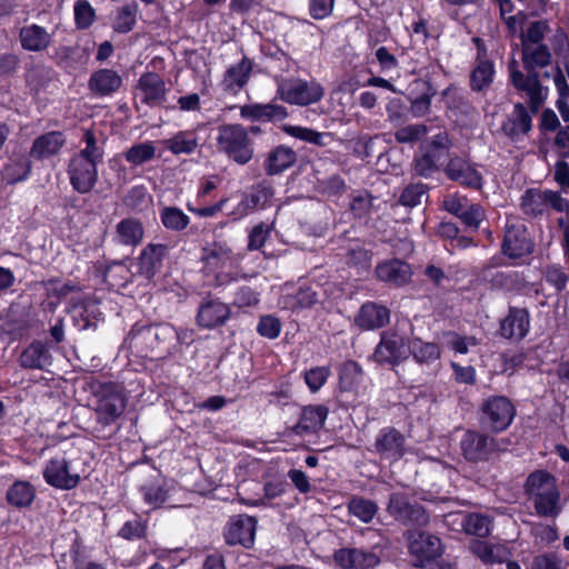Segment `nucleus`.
Returning a JSON list of instances; mask_svg holds the SVG:
<instances>
[{
    "label": "nucleus",
    "instance_id": "1",
    "mask_svg": "<svg viewBox=\"0 0 569 569\" xmlns=\"http://www.w3.org/2000/svg\"><path fill=\"white\" fill-rule=\"evenodd\" d=\"M522 62L529 74L525 76L521 71L517 70L515 68L517 62L513 61L510 64V78L512 84L518 90L527 93L531 109L537 111L542 104L546 94L535 69L545 68L551 62L550 49L545 43L522 46Z\"/></svg>",
    "mask_w": 569,
    "mask_h": 569
},
{
    "label": "nucleus",
    "instance_id": "2",
    "mask_svg": "<svg viewBox=\"0 0 569 569\" xmlns=\"http://www.w3.org/2000/svg\"><path fill=\"white\" fill-rule=\"evenodd\" d=\"M525 491L538 516L553 517L560 512V495L556 478L550 472L546 470L531 472L526 480Z\"/></svg>",
    "mask_w": 569,
    "mask_h": 569
},
{
    "label": "nucleus",
    "instance_id": "3",
    "mask_svg": "<svg viewBox=\"0 0 569 569\" xmlns=\"http://www.w3.org/2000/svg\"><path fill=\"white\" fill-rule=\"evenodd\" d=\"M216 147L218 152L240 166L249 163L254 156L253 141L247 128L238 123L218 127Z\"/></svg>",
    "mask_w": 569,
    "mask_h": 569
},
{
    "label": "nucleus",
    "instance_id": "4",
    "mask_svg": "<svg viewBox=\"0 0 569 569\" xmlns=\"http://www.w3.org/2000/svg\"><path fill=\"white\" fill-rule=\"evenodd\" d=\"M277 97L289 104L309 106L322 99L323 88L315 80L283 78L278 81Z\"/></svg>",
    "mask_w": 569,
    "mask_h": 569
},
{
    "label": "nucleus",
    "instance_id": "5",
    "mask_svg": "<svg viewBox=\"0 0 569 569\" xmlns=\"http://www.w3.org/2000/svg\"><path fill=\"white\" fill-rule=\"evenodd\" d=\"M516 416V408L506 396H491L480 406V423L492 432L505 431Z\"/></svg>",
    "mask_w": 569,
    "mask_h": 569
},
{
    "label": "nucleus",
    "instance_id": "6",
    "mask_svg": "<svg viewBox=\"0 0 569 569\" xmlns=\"http://www.w3.org/2000/svg\"><path fill=\"white\" fill-rule=\"evenodd\" d=\"M411 355V346L408 337L397 330L389 329L381 332L380 341L373 351V359L381 365L396 366Z\"/></svg>",
    "mask_w": 569,
    "mask_h": 569
},
{
    "label": "nucleus",
    "instance_id": "7",
    "mask_svg": "<svg viewBox=\"0 0 569 569\" xmlns=\"http://www.w3.org/2000/svg\"><path fill=\"white\" fill-rule=\"evenodd\" d=\"M406 538L413 567L423 568L442 552L440 539L431 533L409 530Z\"/></svg>",
    "mask_w": 569,
    "mask_h": 569
},
{
    "label": "nucleus",
    "instance_id": "8",
    "mask_svg": "<svg viewBox=\"0 0 569 569\" xmlns=\"http://www.w3.org/2000/svg\"><path fill=\"white\" fill-rule=\"evenodd\" d=\"M387 511L405 526L423 527L429 522L425 508L417 502H411L406 492L391 493Z\"/></svg>",
    "mask_w": 569,
    "mask_h": 569
},
{
    "label": "nucleus",
    "instance_id": "9",
    "mask_svg": "<svg viewBox=\"0 0 569 569\" xmlns=\"http://www.w3.org/2000/svg\"><path fill=\"white\" fill-rule=\"evenodd\" d=\"M372 451L381 460L390 463L397 462L408 451L406 437L393 427H385L377 433Z\"/></svg>",
    "mask_w": 569,
    "mask_h": 569
},
{
    "label": "nucleus",
    "instance_id": "10",
    "mask_svg": "<svg viewBox=\"0 0 569 569\" xmlns=\"http://www.w3.org/2000/svg\"><path fill=\"white\" fill-rule=\"evenodd\" d=\"M43 478L53 488L71 490L79 485L81 476L66 457H54L47 462Z\"/></svg>",
    "mask_w": 569,
    "mask_h": 569
},
{
    "label": "nucleus",
    "instance_id": "11",
    "mask_svg": "<svg viewBox=\"0 0 569 569\" xmlns=\"http://www.w3.org/2000/svg\"><path fill=\"white\" fill-rule=\"evenodd\" d=\"M501 248L502 252L511 259L530 254L533 250V242L528 234L527 227L519 221L508 220Z\"/></svg>",
    "mask_w": 569,
    "mask_h": 569
},
{
    "label": "nucleus",
    "instance_id": "12",
    "mask_svg": "<svg viewBox=\"0 0 569 569\" xmlns=\"http://www.w3.org/2000/svg\"><path fill=\"white\" fill-rule=\"evenodd\" d=\"M445 521L455 531L466 535L485 538L491 531L492 520L490 517L477 512H451L445 517Z\"/></svg>",
    "mask_w": 569,
    "mask_h": 569
},
{
    "label": "nucleus",
    "instance_id": "13",
    "mask_svg": "<svg viewBox=\"0 0 569 569\" xmlns=\"http://www.w3.org/2000/svg\"><path fill=\"white\" fill-rule=\"evenodd\" d=\"M274 196V189L268 181H261L253 184L249 191L242 193L240 202L230 213L233 219H241L250 212L263 209L270 206Z\"/></svg>",
    "mask_w": 569,
    "mask_h": 569
},
{
    "label": "nucleus",
    "instance_id": "14",
    "mask_svg": "<svg viewBox=\"0 0 569 569\" xmlns=\"http://www.w3.org/2000/svg\"><path fill=\"white\" fill-rule=\"evenodd\" d=\"M443 172L446 177L460 184L480 190L483 184L482 174L477 170L476 164L470 163L466 158L457 154L449 158Z\"/></svg>",
    "mask_w": 569,
    "mask_h": 569
},
{
    "label": "nucleus",
    "instance_id": "15",
    "mask_svg": "<svg viewBox=\"0 0 569 569\" xmlns=\"http://www.w3.org/2000/svg\"><path fill=\"white\" fill-rule=\"evenodd\" d=\"M98 164L71 157L68 164L70 184L79 193H89L98 181Z\"/></svg>",
    "mask_w": 569,
    "mask_h": 569
},
{
    "label": "nucleus",
    "instance_id": "16",
    "mask_svg": "<svg viewBox=\"0 0 569 569\" xmlns=\"http://www.w3.org/2000/svg\"><path fill=\"white\" fill-rule=\"evenodd\" d=\"M335 563L340 569H375L380 563V557L365 548H341L333 553Z\"/></svg>",
    "mask_w": 569,
    "mask_h": 569
},
{
    "label": "nucleus",
    "instance_id": "17",
    "mask_svg": "<svg viewBox=\"0 0 569 569\" xmlns=\"http://www.w3.org/2000/svg\"><path fill=\"white\" fill-rule=\"evenodd\" d=\"M136 91L142 103L158 107L166 102L168 89L161 76L156 72H146L140 76Z\"/></svg>",
    "mask_w": 569,
    "mask_h": 569
},
{
    "label": "nucleus",
    "instance_id": "18",
    "mask_svg": "<svg viewBox=\"0 0 569 569\" xmlns=\"http://www.w3.org/2000/svg\"><path fill=\"white\" fill-rule=\"evenodd\" d=\"M460 447L465 458L469 461H481L496 450L495 438L475 430L465 432Z\"/></svg>",
    "mask_w": 569,
    "mask_h": 569
},
{
    "label": "nucleus",
    "instance_id": "19",
    "mask_svg": "<svg viewBox=\"0 0 569 569\" xmlns=\"http://www.w3.org/2000/svg\"><path fill=\"white\" fill-rule=\"evenodd\" d=\"M257 521L253 517L240 515L232 518L224 529L226 542L230 546L241 545L252 547L256 536Z\"/></svg>",
    "mask_w": 569,
    "mask_h": 569
},
{
    "label": "nucleus",
    "instance_id": "20",
    "mask_svg": "<svg viewBox=\"0 0 569 569\" xmlns=\"http://www.w3.org/2000/svg\"><path fill=\"white\" fill-rule=\"evenodd\" d=\"M230 317V308L219 299L204 298L198 307L197 323L204 329L224 325Z\"/></svg>",
    "mask_w": 569,
    "mask_h": 569
},
{
    "label": "nucleus",
    "instance_id": "21",
    "mask_svg": "<svg viewBox=\"0 0 569 569\" xmlns=\"http://www.w3.org/2000/svg\"><path fill=\"white\" fill-rule=\"evenodd\" d=\"M177 338L176 330L169 325L141 328L133 337L136 346L144 345L148 350H160Z\"/></svg>",
    "mask_w": 569,
    "mask_h": 569
},
{
    "label": "nucleus",
    "instance_id": "22",
    "mask_svg": "<svg viewBox=\"0 0 569 569\" xmlns=\"http://www.w3.org/2000/svg\"><path fill=\"white\" fill-rule=\"evenodd\" d=\"M390 321V310L376 302L363 303L355 317V323L361 330H376Z\"/></svg>",
    "mask_w": 569,
    "mask_h": 569
},
{
    "label": "nucleus",
    "instance_id": "23",
    "mask_svg": "<svg viewBox=\"0 0 569 569\" xmlns=\"http://www.w3.org/2000/svg\"><path fill=\"white\" fill-rule=\"evenodd\" d=\"M144 237V227L137 218H124L120 220L112 232L113 243L134 249Z\"/></svg>",
    "mask_w": 569,
    "mask_h": 569
},
{
    "label": "nucleus",
    "instance_id": "24",
    "mask_svg": "<svg viewBox=\"0 0 569 569\" xmlns=\"http://www.w3.org/2000/svg\"><path fill=\"white\" fill-rule=\"evenodd\" d=\"M530 329V316L527 309L511 307L501 321L500 333L507 339L521 340Z\"/></svg>",
    "mask_w": 569,
    "mask_h": 569
},
{
    "label": "nucleus",
    "instance_id": "25",
    "mask_svg": "<svg viewBox=\"0 0 569 569\" xmlns=\"http://www.w3.org/2000/svg\"><path fill=\"white\" fill-rule=\"evenodd\" d=\"M169 252V247L163 243H148L138 257L140 274L151 279L162 268V262Z\"/></svg>",
    "mask_w": 569,
    "mask_h": 569
},
{
    "label": "nucleus",
    "instance_id": "26",
    "mask_svg": "<svg viewBox=\"0 0 569 569\" xmlns=\"http://www.w3.org/2000/svg\"><path fill=\"white\" fill-rule=\"evenodd\" d=\"M66 141V137L61 131L43 133L33 140L29 156L34 160L50 159L59 154Z\"/></svg>",
    "mask_w": 569,
    "mask_h": 569
},
{
    "label": "nucleus",
    "instance_id": "27",
    "mask_svg": "<svg viewBox=\"0 0 569 569\" xmlns=\"http://www.w3.org/2000/svg\"><path fill=\"white\" fill-rule=\"evenodd\" d=\"M297 162V152L284 144L269 150L263 160V170L268 176H278L290 169Z\"/></svg>",
    "mask_w": 569,
    "mask_h": 569
},
{
    "label": "nucleus",
    "instance_id": "28",
    "mask_svg": "<svg viewBox=\"0 0 569 569\" xmlns=\"http://www.w3.org/2000/svg\"><path fill=\"white\" fill-rule=\"evenodd\" d=\"M53 33L48 32L44 27L36 23L24 26L19 31V41L26 51L43 52L52 43Z\"/></svg>",
    "mask_w": 569,
    "mask_h": 569
},
{
    "label": "nucleus",
    "instance_id": "29",
    "mask_svg": "<svg viewBox=\"0 0 569 569\" xmlns=\"http://www.w3.org/2000/svg\"><path fill=\"white\" fill-rule=\"evenodd\" d=\"M327 416L328 409L323 406L305 407L299 421L290 428V432L298 436L316 433L323 427Z\"/></svg>",
    "mask_w": 569,
    "mask_h": 569
},
{
    "label": "nucleus",
    "instance_id": "30",
    "mask_svg": "<svg viewBox=\"0 0 569 569\" xmlns=\"http://www.w3.org/2000/svg\"><path fill=\"white\" fill-rule=\"evenodd\" d=\"M531 128V117L522 103H517L501 124V131L515 141L520 140Z\"/></svg>",
    "mask_w": 569,
    "mask_h": 569
},
{
    "label": "nucleus",
    "instance_id": "31",
    "mask_svg": "<svg viewBox=\"0 0 569 569\" xmlns=\"http://www.w3.org/2000/svg\"><path fill=\"white\" fill-rule=\"evenodd\" d=\"M122 83V77L116 70L100 69L90 76L88 86L94 96L108 97L117 92Z\"/></svg>",
    "mask_w": 569,
    "mask_h": 569
},
{
    "label": "nucleus",
    "instance_id": "32",
    "mask_svg": "<svg viewBox=\"0 0 569 569\" xmlns=\"http://www.w3.org/2000/svg\"><path fill=\"white\" fill-rule=\"evenodd\" d=\"M124 408L126 403L120 393L106 391L98 400L97 420L102 426H109L122 415Z\"/></svg>",
    "mask_w": 569,
    "mask_h": 569
},
{
    "label": "nucleus",
    "instance_id": "33",
    "mask_svg": "<svg viewBox=\"0 0 569 569\" xmlns=\"http://www.w3.org/2000/svg\"><path fill=\"white\" fill-rule=\"evenodd\" d=\"M377 277L395 287H401L409 282L412 276L410 266L398 259L381 262L376 268Z\"/></svg>",
    "mask_w": 569,
    "mask_h": 569
},
{
    "label": "nucleus",
    "instance_id": "34",
    "mask_svg": "<svg viewBox=\"0 0 569 569\" xmlns=\"http://www.w3.org/2000/svg\"><path fill=\"white\" fill-rule=\"evenodd\" d=\"M19 363L24 369L46 370L52 363L49 347L42 341H32L21 351Z\"/></svg>",
    "mask_w": 569,
    "mask_h": 569
},
{
    "label": "nucleus",
    "instance_id": "35",
    "mask_svg": "<svg viewBox=\"0 0 569 569\" xmlns=\"http://www.w3.org/2000/svg\"><path fill=\"white\" fill-rule=\"evenodd\" d=\"M240 116L251 121H277L287 118V109L277 103H251L242 106Z\"/></svg>",
    "mask_w": 569,
    "mask_h": 569
},
{
    "label": "nucleus",
    "instance_id": "36",
    "mask_svg": "<svg viewBox=\"0 0 569 569\" xmlns=\"http://www.w3.org/2000/svg\"><path fill=\"white\" fill-rule=\"evenodd\" d=\"M202 261L206 268L218 270L231 266L234 261V253L227 242H213L202 249Z\"/></svg>",
    "mask_w": 569,
    "mask_h": 569
},
{
    "label": "nucleus",
    "instance_id": "37",
    "mask_svg": "<svg viewBox=\"0 0 569 569\" xmlns=\"http://www.w3.org/2000/svg\"><path fill=\"white\" fill-rule=\"evenodd\" d=\"M162 146L174 156L191 154L199 147L196 130H181L161 141Z\"/></svg>",
    "mask_w": 569,
    "mask_h": 569
},
{
    "label": "nucleus",
    "instance_id": "38",
    "mask_svg": "<svg viewBox=\"0 0 569 569\" xmlns=\"http://www.w3.org/2000/svg\"><path fill=\"white\" fill-rule=\"evenodd\" d=\"M252 63L248 58H242L240 62L227 69L223 76L222 86L224 90L237 92L242 89L250 77Z\"/></svg>",
    "mask_w": 569,
    "mask_h": 569
},
{
    "label": "nucleus",
    "instance_id": "39",
    "mask_svg": "<svg viewBox=\"0 0 569 569\" xmlns=\"http://www.w3.org/2000/svg\"><path fill=\"white\" fill-rule=\"evenodd\" d=\"M34 498L36 488L29 481L24 480L14 481L6 493L8 503L19 509L31 506Z\"/></svg>",
    "mask_w": 569,
    "mask_h": 569
},
{
    "label": "nucleus",
    "instance_id": "40",
    "mask_svg": "<svg viewBox=\"0 0 569 569\" xmlns=\"http://www.w3.org/2000/svg\"><path fill=\"white\" fill-rule=\"evenodd\" d=\"M547 190L528 189L520 198V208L526 216L538 217L548 210Z\"/></svg>",
    "mask_w": 569,
    "mask_h": 569
},
{
    "label": "nucleus",
    "instance_id": "41",
    "mask_svg": "<svg viewBox=\"0 0 569 569\" xmlns=\"http://www.w3.org/2000/svg\"><path fill=\"white\" fill-rule=\"evenodd\" d=\"M281 302L291 310L310 308L318 302V292L312 286L301 284L295 293L284 295Z\"/></svg>",
    "mask_w": 569,
    "mask_h": 569
},
{
    "label": "nucleus",
    "instance_id": "42",
    "mask_svg": "<svg viewBox=\"0 0 569 569\" xmlns=\"http://www.w3.org/2000/svg\"><path fill=\"white\" fill-rule=\"evenodd\" d=\"M442 154H439L435 150H423L420 148L412 161V170L415 174L423 178L431 177L439 169V163Z\"/></svg>",
    "mask_w": 569,
    "mask_h": 569
},
{
    "label": "nucleus",
    "instance_id": "43",
    "mask_svg": "<svg viewBox=\"0 0 569 569\" xmlns=\"http://www.w3.org/2000/svg\"><path fill=\"white\" fill-rule=\"evenodd\" d=\"M495 68L490 60L482 59L478 54L477 64L470 74V86L473 91L488 88L493 79Z\"/></svg>",
    "mask_w": 569,
    "mask_h": 569
},
{
    "label": "nucleus",
    "instance_id": "44",
    "mask_svg": "<svg viewBox=\"0 0 569 569\" xmlns=\"http://www.w3.org/2000/svg\"><path fill=\"white\" fill-rule=\"evenodd\" d=\"M31 160L24 156H19L10 159V162L6 164L2 177L8 183L13 184L26 180L31 172Z\"/></svg>",
    "mask_w": 569,
    "mask_h": 569
},
{
    "label": "nucleus",
    "instance_id": "45",
    "mask_svg": "<svg viewBox=\"0 0 569 569\" xmlns=\"http://www.w3.org/2000/svg\"><path fill=\"white\" fill-rule=\"evenodd\" d=\"M282 130L289 134L292 138L302 140L305 142L325 147L328 144L327 140H331V133L329 132H318L313 129L300 127V126H292V124H286L282 127Z\"/></svg>",
    "mask_w": 569,
    "mask_h": 569
},
{
    "label": "nucleus",
    "instance_id": "46",
    "mask_svg": "<svg viewBox=\"0 0 569 569\" xmlns=\"http://www.w3.org/2000/svg\"><path fill=\"white\" fill-rule=\"evenodd\" d=\"M362 380V369L356 361L349 360L339 369V388L341 391L355 390Z\"/></svg>",
    "mask_w": 569,
    "mask_h": 569
},
{
    "label": "nucleus",
    "instance_id": "47",
    "mask_svg": "<svg viewBox=\"0 0 569 569\" xmlns=\"http://www.w3.org/2000/svg\"><path fill=\"white\" fill-rule=\"evenodd\" d=\"M123 157L132 167L141 166L156 157L154 142L143 141L134 143L124 151Z\"/></svg>",
    "mask_w": 569,
    "mask_h": 569
},
{
    "label": "nucleus",
    "instance_id": "48",
    "mask_svg": "<svg viewBox=\"0 0 569 569\" xmlns=\"http://www.w3.org/2000/svg\"><path fill=\"white\" fill-rule=\"evenodd\" d=\"M348 511L363 523H369L376 517L378 506L369 499L352 497L348 502Z\"/></svg>",
    "mask_w": 569,
    "mask_h": 569
},
{
    "label": "nucleus",
    "instance_id": "49",
    "mask_svg": "<svg viewBox=\"0 0 569 569\" xmlns=\"http://www.w3.org/2000/svg\"><path fill=\"white\" fill-rule=\"evenodd\" d=\"M346 263L361 270H368L371 262V252L360 241H355L346 248Z\"/></svg>",
    "mask_w": 569,
    "mask_h": 569
},
{
    "label": "nucleus",
    "instance_id": "50",
    "mask_svg": "<svg viewBox=\"0 0 569 569\" xmlns=\"http://www.w3.org/2000/svg\"><path fill=\"white\" fill-rule=\"evenodd\" d=\"M86 147L76 153L73 157L80 158L84 161H91L99 164L103 160L104 150L98 144L94 133L91 130H86L83 134Z\"/></svg>",
    "mask_w": 569,
    "mask_h": 569
},
{
    "label": "nucleus",
    "instance_id": "51",
    "mask_svg": "<svg viewBox=\"0 0 569 569\" xmlns=\"http://www.w3.org/2000/svg\"><path fill=\"white\" fill-rule=\"evenodd\" d=\"M160 219L164 228L172 231H182L190 222L189 217L177 207L162 208L160 211Z\"/></svg>",
    "mask_w": 569,
    "mask_h": 569
},
{
    "label": "nucleus",
    "instance_id": "52",
    "mask_svg": "<svg viewBox=\"0 0 569 569\" xmlns=\"http://www.w3.org/2000/svg\"><path fill=\"white\" fill-rule=\"evenodd\" d=\"M428 133V127L422 123L400 126L393 133L395 139L401 144H415Z\"/></svg>",
    "mask_w": 569,
    "mask_h": 569
},
{
    "label": "nucleus",
    "instance_id": "53",
    "mask_svg": "<svg viewBox=\"0 0 569 569\" xmlns=\"http://www.w3.org/2000/svg\"><path fill=\"white\" fill-rule=\"evenodd\" d=\"M472 552L485 563L501 562L506 556L505 549L498 545L476 541L471 546Z\"/></svg>",
    "mask_w": 569,
    "mask_h": 569
},
{
    "label": "nucleus",
    "instance_id": "54",
    "mask_svg": "<svg viewBox=\"0 0 569 569\" xmlns=\"http://www.w3.org/2000/svg\"><path fill=\"white\" fill-rule=\"evenodd\" d=\"M138 6L136 3L127 4L118 10L113 22V29L120 33L131 31L136 24Z\"/></svg>",
    "mask_w": 569,
    "mask_h": 569
},
{
    "label": "nucleus",
    "instance_id": "55",
    "mask_svg": "<svg viewBox=\"0 0 569 569\" xmlns=\"http://www.w3.org/2000/svg\"><path fill=\"white\" fill-rule=\"evenodd\" d=\"M549 32V23L545 20L529 23L527 29L521 33V47L527 44H541L546 34Z\"/></svg>",
    "mask_w": 569,
    "mask_h": 569
},
{
    "label": "nucleus",
    "instance_id": "56",
    "mask_svg": "<svg viewBox=\"0 0 569 569\" xmlns=\"http://www.w3.org/2000/svg\"><path fill=\"white\" fill-rule=\"evenodd\" d=\"M411 355L419 363H430L439 358L440 350L436 343L418 340L411 347Z\"/></svg>",
    "mask_w": 569,
    "mask_h": 569
},
{
    "label": "nucleus",
    "instance_id": "57",
    "mask_svg": "<svg viewBox=\"0 0 569 569\" xmlns=\"http://www.w3.org/2000/svg\"><path fill=\"white\" fill-rule=\"evenodd\" d=\"M49 69L42 64H33L26 71L24 78L28 87L33 91H39L49 80Z\"/></svg>",
    "mask_w": 569,
    "mask_h": 569
},
{
    "label": "nucleus",
    "instance_id": "58",
    "mask_svg": "<svg viewBox=\"0 0 569 569\" xmlns=\"http://www.w3.org/2000/svg\"><path fill=\"white\" fill-rule=\"evenodd\" d=\"M272 224L260 222L256 224L248 234V250H260L270 237Z\"/></svg>",
    "mask_w": 569,
    "mask_h": 569
},
{
    "label": "nucleus",
    "instance_id": "59",
    "mask_svg": "<svg viewBox=\"0 0 569 569\" xmlns=\"http://www.w3.org/2000/svg\"><path fill=\"white\" fill-rule=\"evenodd\" d=\"M74 21L79 29L89 28L94 21V9L88 0H77L74 3Z\"/></svg>",
    "mask_w": 569,
    "mask_h": 569
},
{
    "label": "nucleus",
    "instance_id": "60",
    "mask_svg": "<svg viewBox=\"0 0 569 569\" xmlns=\"http://www.w3.org/2000/svg\"><path fill=\"white\" fill-rule=\"evenodd\" d=\"M143 500L151 508H159L167 500V490L159 483H148L141 487Z\"/></svg>",
    "mask_w": 569,
    "mask_h": 569
},
{
    "label": "nucleus",
    "instance_id": "61",
    "mask_svg": "<svg viewBox=\"0 0 569 569\" xmlns=\"http://www.w3.org/2000/svg\"><path fill=\"white\" fill-rule=\"evenodd\" d=\"M427 193V187L422 183H410L409 186H407L400 198H399V202L402 204V206H406V207H416L418 206L420 202H421V199L426 196Z\"/></svg>",
    "mask_w": 569,
    "mask_h": 569
},
{
    "label": "nucleus",
    "instance_id": "62",
    "mask_svg": "<svg viewBox=\"0 0 569 569\" xmlns=\"http://www.w3.org/2000/svg\"><path fill=\"white\" fill-rule=\"evenodd\" d=\"M330 376L328 367H315L305 372V382L312 392H317Z\"/></svg>",
    "mask_w": 569,
    "mask_h": 569
},
{
    "label": "nucleus",
    "instance_id": "63",
    "mask_svg": "<svg viewBox=\"0 0 569 569\" xmlns=\"http://www.w3.org/2000/svg\"><path fill=\"white\" fill-rule=\"evenodd\" d=\"M388 120L393 126H401L407 119L406 107L400 99L393 98L386 106Z\"/></svg>",
    "mask_w": 569,
    "mask_h": 569
},
{
    "label": "nucleus",
    "instance_id": "64",
    "mask_svg": "<svg viewBox=\"0 0 569 569\" xmlns=\"http://www.w3.org/2000/svg\"><path fill=\"white\" fill-rule=\"evenodd\" d=\"M459 218L466 226L477 230L485 218V211L481 206L472 203L465 209Z\"/></svg>",
    "mask_w": 569,
    "mask_h": 569
}]
</instances>
